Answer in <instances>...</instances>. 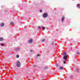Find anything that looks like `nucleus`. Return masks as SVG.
Returning a JSON list of instances; mask_svg holds the SVG:
<instances>
[{"instance_id": "obj_1", "label": "nucleus", "mask_w": 80, "mask_h": 80, "mask_svg": "<svg viewBox=\"0 0 80 80\" xmlns=\"http://www.w3.org/2000/svg\"><path fill=\"white\" fill-rule=\"evenodd\" d=\"M42 16L43 18H47V17L48 16V14L47 13H45L43 14Z\"/></svg>"}, {"instance_id": "obj_2", "label": "nucleus", "mask_w": 80, "mask_h": 80, "mask_svg": "<svg viewBox=\"0 0 80 80\" xmlns=\"http://www.w3.org/2000/svg\"><path fill=\"white\" fill-rule=\"evenodd\" d=\"M16 66H17V67H20V63L18 61L17 62Z\"/></svg>"}, {"instance_id": "obj_3", "label": "nucleus", "mask_w": 80, "mask_h": 80, "mask_svg": "<svg viewBox=\"0 0 80 80\" xmlns=\"http://www.w3.org/2000/svg\"><path fill=\"white\" fill-rule=\"evenodd\" d=\"M67 55H65L63 57V59L65 60V61H67Z\"/></svg>"}, {"instance_id": "obj_4", "label": "nucleus", "mask_w": 80, "mask_h": 80, "mask_svg": "<svg viewBox=\"0 0 80 80\" xmlns=\"http://www.w3.org/2000/svg\"><path fill=\"white\" fill-rule=\"evenodd\" d=\"M64 19H65V17L64 16H62L61 18V21L62 22H63Z\"/></svg>"}, {"instance_id": "obj_5", "label": "nucleus", "mask_w": 80, "mask_h": 80, "mask_svg": "<svg viewBox=\"0 0 80 80\" xmlns=\"http://www.w3.org/2000/svg\"><path fill=\"white\" fill-rule=\"evenodd\" d=\"M29 43H32V39H29L28 41Z\"/></svg>"}, {"instance_id": "obj_6", "label": "nucleus", "mask_w": 80, "mask_h": 80, "mask_svg": "<svg viewBox=\"0 0 80 80\" xmlns=\"http://www.w3.org/2000/svg\"><path fill=\"white\" fill-rule=\"evenodd\" d=\"M4 24L3 23H2L0 24V26L1 27H3L4 26Z\"/></svg>"}, {"instance_id": "obj_7", "label": "nucleus", "mask_w": 80, "mask_h": 80, "mask_svg": "<svg viewBox=\"0 0 80 80\" xmlns=\"http://www.w3.org/2000/svg\"><path fill=\"white\" fill-rule=\"evenodd\" d=\"M20 50V48H17L14 49V51H15V52H17V51H18V50Z\"/></svg>"}, {"instance_id": "obj_8", "label": "nucleus", "mask_w": 80, "mask_h": 80, "mask_svg": "<svg viewBox=\"0 0 80 80\" xmlns=\"http://www.w3.org/2000/svg\"><path fill=\"white\" fill-rule=\"evenodd\" d=\"M59 70H63V67H60L59 68Z\"/></svg>"}, {"instance_id": "obj_9", "label": "nucleus", "mask_w": 80, "mask_h": 80, "mask_svg": "<svg viewBox=\"0 0 80 80\" xmlns=\"http://www.w3.org/2000/svg\"><path fill=\"white\" fill-rule=\"evenodd\" d=\"M45 39H43L41 40V41L42 42H45Z\"/></svg>"}, {"instance_id": "obj_10", "label": "nucleus", "mask_w": 80, "mask_h": 80, "mask_svg": "<svg viewBox=\"0 0 80 80\" xmlns=\"http://www.w3.org/2000/svg\"><path fill=\"white\" fill-rule=\"evenodd\" d=\"M48 68V67H45L44 68V69H45V70H46V69H47Z\"/></svg>"}, {"instance_id": "obj_11", "label": "nucleus", "mask_w": 80, "mask_h": 80, "mask_svg": "<svg viewBox=\"0 0 80 80\" xmlns=\"http://www.w3.org/2000/svg\"><path fill=\"white\" fill-rule=\"evenodd\" d=\"M3 40V39L2 38H0V41H2Z\"/></svg>"}, {"instance_id": "obj_12", "label": "nucleus", "mask_w": 80, "mask_h": 80, "mask_svg": "<svg viewBox=\"0 0 80 80\" xmlns=\"http://www.w3.org/2000/svg\"><path fill=\"white\" fill-rule=\"evenodd\" d=\"M42 30H45V27H42Z\"/></svg>"}, {"instance_id": "obj_13", "label": "nucleus", "mask_w": 80, "mask_h": 80, "mask_svg": "<svg viewBox=\"0 0 80 80\" xmlns=\"http://www.w3.org/2000/svg\"><path fill=\"white\" fill-rule=\"evenodd\" d=\"M10 25H13V22H11Z\"/></svg>"}, {"instance_id": "obj_14", "label": "nucleus", "mask_w": 80, "mask_h": 80, "mask_svg": "<svg viewBox=\"0 0 80 80\" xmlns=\"http://www.w3.org/2000/svg\"><path fill=\"white\" fill-rule=\"evenodd\" d=\"M76 54H77L78 55H80V52H76Z\"/></svg>"}, {"instance_id": "obj_15", "label": "nucleus", "mask_w": 80, "mask_h": 80, "mask_svg": "<svg viewBox=\"0 0 80 80\" xmlns=\"http://www.w3.org/2000/svg\"><path fill=\"white\" fill-rule=\"evenodd\" d=\"M79 5V4H77V7L78 8H79V6H78Z\"/></svg>"}, {"instance_id": "obj_16", "label": "nucleus", "mask_w": 80, "mask_h": 80, "mask_svg": "<svg viewBox=\"0 0 80 80\" xmlns=\"http://www.w3.org/2000/svg\"><path fill=\"white\" fill-rule=\"evenodd\" d=\"M51 44L52 45H54V41H53L51 43Z\"/></svg>"}, {"instance_id": "obj_17", "label": "nucleus", "mask_w": 80, "mask_h": 80, "mask_svg": "<svg viewBox=\"0 0 80 80\" xmlns=\"http://www.w3.org/2000/svg\"><path fill=\"white\" fill-rule=\"evenodd\" d=\"M16 57H17V58H19V55H17L16 56Z\"/></svg>"}, {"instance_id": "obj_18", "label": "nucleus", "mask_w": 80, "mask_h": 80, "mask_svg": "<svg viewBox=\"0 0 80 80\" xmlns=\"http://www.w3.org/2000/svg\"><path fill=\"white\" fill-rule=\"evenodd\" d=\"M1 46H4V44H3V43H1Z\"/></svg>"}, {"instance_id": "obj_19", "label": "nucleus", "mask_w": 80, "mask_h": 80, "mask_svg": "<svg viewBox=\"0 0 80 80\" xmlns=\"http://www.w3.org/2000/svg\"><path fill=\"white\" fill-rule=\"evenodd\" d=\"M40 28H41V27H40V26H39L38 27V29H40Z\"/></svg>"}, {"instance_id": "obj_20", "label": "nucleus", "mask_w": 80, "mask_h": 80, "mask_svg": "<svg viewBox=\"0 0 80 80\" xmlns=\"http://www.w3.org/2000/svg\"><path fill=\"white\" fill-rule=\"evenodd\" d=\"M66 61H64V63H63L64 64H65V63H66Z\"/></svg>"}, {"instance_id": "obj_21", "label": "nucleus", "mask_w": 80, "mask_h": 80, "mask_svg": "<svg viewBox=\"0 0 80 80\" xmlns=\"http://www.w3.org/2000/svg\"><path fill=\"white\" fill-rule=\"evenodd\" d=\"M30 52H33V50H32V49H31V50H30Z\"/></svg>"}, {"instance_id": "obj_22", "label": "nucleus", "mask_w": 80, "mask_h": 80, "mask_svg": "<svg viewBox=\"0 0 80 80\" xmlns=\"http://www.w3.org/2000/svg\"><path fill=\"white\" fill-rule=\"evenodd\" d=\"M39 54H38L37 55H36V57H39Z\"/></svg>"}, {"instance_id": "obj_23", "label": "nucleus", "mask_w": 80, "mask_h": 80, "mask_svg": "<svg viewBox=\"0 0 80 80\" xmlns=\"http://www.w3.org/2000/svg\"><path fill=\"white\" fill-rule=\"evenodd\" d=\"M78 71H79L78 69H76V71H77V72H78Z\"/></svg>"}, {"instance_id": "obj_24", "label": "nucleus", "mask_w": 80, "mask_h": 80, "mask_svg": "<svg viewBox=\"0 0 80 80\" xmlns=\"http://www.w3.org/2000/svg\"><path fill=\"white\" fill-rule=\"evenodd\" d=\"M40 12H42V10H40Z\"/></svg>"}, {"instance_id": "obj_25", "label": "nucleus", "mask_w": 80, "mask_h": 80, "mask_svg": "<svg viewBox=\"0 0 80 80\" xmlns=\"http://www.w3.org/2000/svg\"><path fill=\"white\" fill-rule=\"evenodd\" d=\"M63 53H64V55H66V53H65V52H64Z\"/></svg>"}, {"instance_id": "obj_26", "label": "nucleus", "mask_w": 80, "mask_h": 80, "mask_svg": "<svg viewBox=\"0 0 80 80\" xmlns=\"http://www.w3.org/2000/svg\"><path fill=\"white\" fill-rule=\"evenodd\" d=\"M34 67H36V66L35 65H34Z\"/></svg>"}, {"instance_id": "obj_27", "label": "nucleus", "mask_w": 80, "mask_h": 80, "mask_svg": "<svg viewBox=\"0 0 80 80\" xmlns=\"http://www.w3.org/2000/svg\"><path fill=\"white\" fill-rule=\"evenodd\" d=\"M71 77H73V76L72 75L71 76Z\"/></svg>"}, {"instance_id": "obj_28", "label": "nucleus", "mask_w": 80, "mask_h": 80, "mask_svg": "<svg viewBox=\"0 0 80 80\" xmlns=\"http://www.w3.org/2000/svg\"><path fill=\"white\" fill-rule=\"evenodd\" d=\"M57 66H58V65H57Z\"/></svg>"}]
</instances>
